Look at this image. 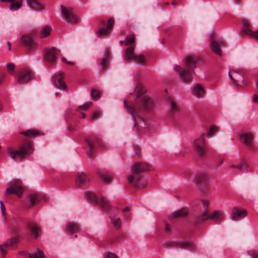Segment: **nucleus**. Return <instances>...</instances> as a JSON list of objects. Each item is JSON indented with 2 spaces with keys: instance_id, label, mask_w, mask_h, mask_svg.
I'll list each match as a JSON object with an SVG mask.
<instances>
[{
  "instance_id": "15",
  "label": "nucleus",
  "mask_w": 258,
  "mask_h": 258,
  "mask_svg": "<svg viewBox=\"0 0 258 258\" xmlns=\"http://www.w3.org/2000/svg\"><path fill=\"white\" fill-rule=\"evenodd\" d=\"M114 24V20L110 18L107 20L106 28H101L97 32L98 36H102L108 35L112 30Z\"/></svg>"
},
{
  "instance_id": "21",
  "label": "nucleus",
  "mask_w": 258,
  "mask_h": 258,
  "mask_svg": "<svg viewBox=\"0 0 258 258\" xmlns=\"http://www.w3.org/2000/svg\"><path fill=\"white\" fill-rule=\"evenodd\" d=\"M243 28L242 32L244 33H245L247 35L253 37L257 41H258V30L256 31L255 32H253L249 29L250 24L246 20H243Z\"/></svg>"
},
{
  "instance_id": "47",
  "label": "nucleus",
  "mask_w": 258,
  "mask_h": 258,
  "mask_svg": "<svg viewBox=\"0 0 258 258\" xmlns=\"http://www.w3.org/2000/svg\"><path fill=\"white\" fill-rule=\"evenodd\" d=\"M7 69L9 71L10 73L12 75L14 73V71L15 69V65L12 63H9L7 65Z\"/></svg>"
},
{
  "instance_id": "27",
  "label": "nucleus",
  "mask_w": 258,
  "mask_h": 258,
  "mask_svg": "<svg viewBox=\"0 0 258 258\" xmlns=\"http://www.w3.org/2000/svg\"><path fill=\"white\" fill-rule=\"evenodd\" d=\"M241 138L244 139V144L249 149H254L252 143V136L249 134H244L241 135Z\"/></svg>"
},
{
  "instance_id": "55",
  "label": "nucleus",
  "mask_w": 258,
  "mask_h": 258,
  "mask_svg": "<svg viewBox=\"0 0 258 258\" xmlns=\"http://www.w3.org/2000/svg\"><path fill=\"white\" fill-rule=\"evenodd\" d=\"M253 101L254 102H258V96L256 94H254L253 96Z\"/></svg>"
},
{
  "instance_id": "8",
  "label": "nucleus",
  "mask_w": 258,
  "mask_h": 258,
  "mask_svg": "<svg viewBox=\"0 0 258 258\" xmlns=\"http://www.w3.org/2000/svg\"><path fill=\"white\" fill-rule=\"evenodd\" d=\"M33 74L28 69H22L18 72L17 82L19 84H24L33 80Z\"/></svg>"
},
{
  "instance_id": "41",
  "label": "nucleus",
  "mask_w": 258,
  "mask_h": 258,
  "mask_svg": "<svg viewBox=\"0 0 258 258\" xmlns=\"http://www.w3.org/2000/svg\"><path fill=\"white\" fill-rule=\"evenodd\" d=\"M135 92L138 95L137 97L139 98L140 95L146 93V90L142 85L139 84L136 87Z\"/></svg>"
},
{
  "instance_id": "64",
  "label": "nucleus",
  "mask_w": 258,
  "mask_h": 258,
  "mask_svg": "<svg viewBox=\"0 0 258 258\" xmlns=\"http://www.w3.org/2000/svg\"><path fill=\"white\" fill-rule=\"evenodd\" d=\"M81 115H82V116H81V117H82V118H85V116H86L85 114L84 113H83V112H82V113H81Z\"/></svg>"
},
{
  "instance_id": "54",
  "label": "nucleus",
  "mask_w": 258,
  "mask_h": 258,
  "mask_svg": "<svg viewBox=\"0 0 258 258\" xmlns=\"http://www.w3.org/2000/svg\"><path fill=\"white\" fill-rule=\"evenodd\" d=\"M0 250L3 254V255H4L7 254V251L3 248L2 245H0Z\"/></svg>"
},
{
  "instance_id": "31",
  "label": "nucleus",
  "mask_w": 258,
  "mask_h": 258,
  "mask_svg": "<svg viewBox=\"0 0 258 258\" xmlns=\"http://www.w3.org/2000/svg\"><path fill=\"white\" fill-rule=\"evenodd\" d=\"M135 48V45H133L127 47L125 52V57L124 59L125 60H133L135 56L136 55L134 54V50Z\"/></svg>"
},
{
  "instance_id": "2",
  "label": "nucleus",
  "mask_w": 258,
  "mask_h": 258,
  "mask_svg": "<svg viewBox=\"0 0 258 258\" xmlns=\"http://www.w3.org/2000/svg\"><path fill=\"white\" fill-rule=\"evenodd\" d=\"M152 166L149 164L139 162L134 164L131 168L132 174L128 176V181L133 185L136 186L138 185V182L142 178L141 173L151 170Z\"/></svg>"
},
{
  "instance_id": "56",
  "label": "nucleus",
  "mask_w": 258,
  "mask_h": 258,
  "mask_svg": "<svg viewBox=\"0 0 258 258\" xmlns=\"http://www.w3.org/2000/svg\"><path fill=\"white\" fill-rule=\"evenodd\" d=\"M130 210V208L129 207H126L123 209L122 211L123 212H128Z\"/></svg>"
},
{
  "instance_id": "11",
  "label": "nucleus",
  "mask_w": 258,
  "mask_h": 258,
  "mask_svg": "<svg viewBox=\"0 0 258 258\" xmlns=\"http://www.w3.org/2000/svg\"><path fill=\"white\" fill-rule=\"evenodd\" d=\"M59 52V51L54 47L46 49L44 55L45 61L48 63H53L56 61L57 55Z\"/></svg>"
},
{
  "instance_id": "42",
  "label": "nucleus",
  "mask_w": 258,
  "mask_h": 258,
  "mask_svg": "<svg viewBox=\"0 0 258 258\" xmlns=\"http://www.w3.org/2000/svg\"><path fill=\"white\" fill-rule=\"evenodd\" d=\"M135 42V35L134 34L130 35L127 36L126 37V39L125 41V45L127 46H132L133 45H135L134 43Z\"/></svg>"
},
{
  "instance_id": "9",
  "label": "nucleus",
  "mask_w": 258,
  "mask_h": 258,
  "mask_svg": "<svg viewBox=\"0 0 258 258\" xmlns=\"http://www.w3.org/2000/svg\"><path fill=\"white\" fill-rule=\"evenodd\" d=\"M167 246L169 247H179L181 248L188 249L191 250L196 249L195 245L192 241H190L170 242L167 243Z\"/></svg>"
},
{
  "instance_id": "57",
  "label": "nucleus",
  "mask_w": 258,
  "mask_h": 258,
  "mask_svg": "<svg viewBox=\"0 0 258 258\" xmlns=\"http://www.w3.org/2000/svg\"><path fill=\"white\" fill-rule=\"evenodd\" d=\"M165 230L167 232H169L170 231V227H169V225H166V226H165Z\"/></svg>"
},
{
  "instance_id": "6",
  "label": "nucleus",
  "mask_w": 258,
  "mask_h": 258,
  "mask_svg": "<svg viewBox=\"0 0 258 258\" xmlns=\"http://www.w3.org/2000/svg\"><path fill=\"white\" fill-rule=\"evenodd\" d=\"M205 133H203L201 136L195 140L193 144V148L200 157H204L207 151V147L205 145Z\"/></svg>"
},
{
  "instance_id": "48",
  "label": "nucleus",
  "mask_w": 258,
  "mask_h": 258,
  "mask_svg": "<svg viewBox=\"0 0 258 258\" xmlns=\"http://www.w3.org/2000/svg\"><path fill=\"white\" fill-rule=\"evenodd\" d=\"M170 105L171 107V109L173 111H177L178 110V106L176 105V103L172 100L170 101Z\"/></svg>"
},
{
  "instance_id": "14",
  "label": "nucleus",
  "mask_w": 258,
  "mask_h": 258,
  "mask_svg": "<svg viewBox=\"0 0 258 258\" xmlns=\"http://www.w3.org/2000/svg\"><path fill=\"white\" fill-rule=\"evenodd\" d=\"M64 75L62 73H56L53 77V82L55 86L59 89L64 90L67 85L63 80Z\"/></svg>"
},
{
  "instance_id": "17",
  "label": "nucleus",
  "mask_w": 258,
  "mask_h": 258,
  "mask_svg": "<svg viewBox=\"0 0 258 258\" xmlns=\"http://www.w3.org/2000/svg\"><path fill=\"white\" fill-rule=\"evenodd\" d=\"M229 77L230 79L236 85L244 82V78L243 75L235 71L231 70L229 72Z\"/></svg>"
},
{
  "instance_id": "30",
  "label": "nucleus",
  "mask_w": 258,
  "mask_h": 258,
  "mask_svg": "<svg viewBox=\"0 0 258 258\" xmlns=\"http://www.w3.org/2000/svg\"><path fill=\"white\" fill-rule=\"evenodd\" d=\"M210 177L206 173H200L196 178L197 182L198 184H206L209 181Z\"/></svg>"
},
{
  "instance_id": "33",
  "label": "nucleus",
  "mask_w": 258,
  "mask_h": 258,
  "mask_svg": "<svg viewBox=\"0 0 258 258\" xmlns=\"http://www.w3.org/2000/svg\"><path fill=\"white\" fill-rule=\"evenodd\" d=\"M97 174L100 179L105 183H108L111 180V176L108 172H104L102 171H99Z\"/></svg>"
},
{
  "instance_id": "29",
  "label": "nucleus",
  "mask_w": 258,
  "mask_h": 258,
  "mask_svg": "<svg viewBox=\"0 0 258 258\" xmlns=\"http://www.w3.org/2000/svg\"><path fill=\"white\" fill-rule=\"evenodd\" d=\"M18 242L19 239L18 238H11L4 243V246L11 249H14L17 247Z\"/></svg>"
},
{
  "instance_id": "5",
  "label": "nucleus",
  "mask_w": 258,
  "mask_h": 258,
  "mask_svg": "<svg viewBox=\"0 0 258 258\" xmlns=\"http://www.w3.org/2000/svg\"><path fill=\"white\" fill-rule=\"evenodd\" d=\"M86 147L89 148L87 152L88 157L92 158L94 156V150L95 147L102 149L105 148V145L97 137H92L90 139H86L85 140Z\"/></svg>"
},
{
  "instance_id": "36",
  "label": "nucleus",
  "mask_w": 258,
  "mask_h": 258,
  "mask_svg": "<svg viewBox=\"0 0 258 258\" xmlns=\"http://www.w3.org/2000/svg\"><path fill=\"white\" fill-rule=\"evenodd\" d=\"M204 93V90L201 84H197L194 87L192 93L194 95L200 97Z\"/></svg>"
},
{
  "instance_id": "53",
  "label": "nucleus",
  "mask_w": 258,
  "mask_h": 258,
  "mask_svg": "<svg viewBox=\"0 0 258 258\" xmlns=\"http://www.w3.org/2000/svg\"><path fill=\"white\" fill-rule=\"evenodd\" d=\"M62 60L63 62L66 63L69 65L73 66V65L75 64V63L74 62L69 61L67 60V59L66 58H64V57L62 58Z\"/></svg>"
},
{
  "instance_id": "25",
  "label": "nucleus",
  "mask_w": 258,
  "mask_h": 258,
  "mask_svg": "<svg viewBox=\"0 0 258 258\" xmlns=\"http://www.w3.org/2000/svg\"><path fill=\"white\" fill-rule=\"evenodd\" d=\"M202 203L204 206V207L205 208V211L204 213L198 215L197 217V220L198 222H203L205 221V220L209 219V214L208 213V211H207L206 209L209 206V203L208 201H202Z\"/></svg>"
},
{
  "instance_id": "62",
  "label": "nucleus",
  "mask_w": 258,
  "mask_h": 258,
  "mask_svg": "<svg viewBox=\"0 0 258 258\" xmlns=\"http://www.w3.org/2000/svg\"><path fill=\"white\" fill-rule=\"evenodd\" d=\"M7 44L9 46V50H11V43L9 41H8Z\"/></svg>"
},
{
  "instance_id": "46",
  "label": "nucleus",
  "mask_w": 258,
  "mask_h": 258,
  "mask_svg": "<svg viewBox=\"0 0 258 258\" xmlns=\"http://www.w3.org/2000/svg\"><path fill=\"white\" fill-rule=\"evenodd\" d=\"M101 114V112L100 111H94L92 115L91 116V120L92 121H94L100 117Z\"/></svg>"
},
{
  "instance_id": "1",
  "label": "nucleus",
  "mask_w": 258,
  "mask_h": 258,
  "mask_svg": "<svg viewBox=\"0 0 258 258\" xmlns=\"http://www.w3.org/2000/svg\"><path fill=\"white\" fill-rule=\"evenodd\" d=\"M198 57L189 55L184 59V66L185 68L180 71V67L175 64L174 69L176 72H179V76L183 82L189 83L191 82L192 75L194 74V69L196 68V63L199 60Z\"/></svg>"
},
{
  "instance_id": "19",
  "label": "nucleus",
  "mask_w": 258,
  "mask_h": 258,
  "mask_svg": "<svg viewBox=\"0 0 258 258\" xmlns=\"http://www.w3.org/2000/svg\"><path fill=\"white\" fill-rule=\"evenodd\" d=\"M124 105L127 111L132 115L135 121L137 122V119L139 118V115L134 105L132 104H128L125 100H124ZM137 124L138 122H136L135 125H137Z\"/></svg>"
},
{
  "instance_id": "32",
  "label": "nucleus",
  "mask_w": 258,
  "mask_h": 258,
  "mask_svg": "<svg viewBox=\"0 0 258 258\" xmlns=\"http://www.w3.org/2000/svg\"><path fill=\"white\" fill-rule=\"evenodd\" d=\"M67 229L69 233L72 234L78 232L79 230L80 226L76 223L71 222L67 224Z\"/></svg>"
},
{
  "instance_id": "3",
  "label": "nucleus",
  "mask_w": 258,
  "mask_h": 258,
  "mask_svg": "<svg viewBox=\"0 0 258 258\" xmlns=\"http://www.w3.org/2000/svg\"><path fill=\"white\" fill-rule=\"evenodd\" d=\"M33 151L32 144L30 142H27L22 144L17 150L11 148L7 149L8 153L14 160H23L27 155L31 154Z\"/></svg>"
},
{
  "instance_id": "7",
  "label": "nucleus",
  "mask_w": 258,
  "mask_h": 258,
  "mask_svg": "<svg viewBox=\"0 0 258 258\" xmlns=\"http://www.w3.org/2000/svg\"><path fill=\"white\" fill-rule=\"evenodd\" d=\"M225 46L226 43L223 39L218 38L214 34L211 35L210 48L213 52L221 56L222 55L221 47Z\"/></svg>"
},
{
  "instance_id": "22",
  "label": "nucleus",
  "mask_w": 258,
  "mask_h": 258,
  "mask_svg": "<svg viewBox=\"0 0 258 258\" xmlns=\"http://www.w3.org/2000/svg\"><path fill=\"white\" fill-rule=\"evenodd\" d=\"M90 181V178L84 173H78L76 179V184L78 187H82Z\"/></svg>"
},
{
  "instance_id": "20",
  "label": "nucleus",
  "mask_w": 258,
  "mask_h": 258,
  "mask_svg": "<svg viewBox=\"0 0 258 258\" xmlns=\"http://www.w3.org/2000/svg\"><path fill=\"white\" fill-rule=\"evenodd\" d=\"M27 228L34 238H37L41 235V229L35 223L28 224Z\"/></svg>"
},
{
  "instance_id": "18",
  "label": "nucleus",
  "mask_w": 258,
  "mask_h": 258,
  "mask_svg": "<svg viewBox=\"0 0 258 258\" xmlns=\"http://www.w3.org/2000/svg\"><path fill=\"white\" fill-rule=\"evenodd\" d=\"M11 194H16L18 197H21L23 194L21 186L20 184H13L6 189L5 196Z\"/></svg>"
},
{
  "instance_id": "61",
  "label": "nucleus",
  "mask_w": 258,
  "mask_h": 258,
  "mask_svg": "<svg viewBox=\"0 0 258 258\" xmlns=\"http://www.w3.org/2000/svg\"><path fill=\"white\" fill-rule=\"evenodd\" d=\"M68 129L70 131H74L75 129L72 127V126H70L68 127Z\"/></svg>"
},
{
  "instance_id": "60",
  "label": "nucleus",
  "mask_w": 258,
  "mask_h": 258,
  "mask_svg": "<svg viewBox=\"0 0 258 258\" xmlns=\"http://www.w3.org/2000/svg\"><path fill=\"white\" fill-rule=\"evenodd\" d=\"M3 80V77L2 75L0 74V84L2 83Z\"/></svg>"
},
{
  "instance_id": "43",
  "label": "nucleus",
  "mask_w": 258,
  "mask_h": 258,
  "mask_svg": "<svg viewBox=\"0 0 258 258\" xmlns=\"http://www.w3.org/2000/svg\"><path fill=\"white\" fill-rule=\"evenodd\" d=\"M22 7V4L21 3L18 2L13 1V2L10 3V9L11 10H17L20 9Z\"/></svg>"
},
{
  "instance_id": "39",
  "label": "nucleus",
  "mask_w": 258,
  "mask_h": 258,
  "mask_svg": "<svg viewBox=\"0 0 258 258\" xmlns=\"http://www.w3.org/2000/svg\"><path fill=\"white\" fill-rule=\"evenodd\" d=\"M136 62L140 64H144L146 62V58L143 54L135 55L133 60Z\"/></svg>"
},
{
  "instance_id": "45",
  "label": "nucleus",
  "mask_w": 258,
  "mask_h": 258,
  "mask_svg": "<svg viewBox=\"0 0 258 258\" xmlns=\"http://www.w3.org/2000/svg\"><path fill=\"white\" fill-rule=\"evenodd\" d=\"M91 95L92 98L94 100L98 99L101 96L100 93L99 91L96 90L95 89H92L91 92Z\"/></svg>"
},
{
  "instance_id": "44",
  "label": "nucleus",
  "mask_w": 258,
  "mask_h": 258,
  "mask_svg": "<svg viewBox=\"0 0 258 258\" xmlns=\"http://www.w3.org/2000/svg\"><path fill=\"white\" fill-rule=\"evenodd\" d=\"M247 165L245 163H243L237 165H232L230 166L231 168H235L239 169L241 171H245L247 168Z\"/></svg>"
},
{
  "instance_id": "16",
  "label": "nucleus",
  "mask_w": 258,
  "mask_h": 258,
  "mask_svg": "<svg viewBox=\"0 0 258 258\" xmlns=\"http://www.w3.org/2000/svg\"><path fill=\"white\" fill-rule=\"evenodd\" d=\"M247 215L245 209H241L238 207H234L232 210V217L233 220L236 221L246 217Z\"/></svg>"
},
{
  "instance_id": "49",
  "label": "nucleus",
  "mask_w": 258,
  "mask_h": 258,
  "mask_svg": "<svg viewBox=\"0 0 258 258\" xmlns=\"http://www.w3.org/2000/svg\"><path fill=\"white\" fill-rule=\"evenodd\" d=\"M91 104H92V102H90V101L87 102L85 104H84L83 105L80 106V108H81V109H87V108H88L91 106Z\"/></svg>"
},
{
  "instance_id": "58",
  "label": "nucleus",
  "mask_w": 258,
  "mask_h": 258,
  "mask_svg": "<svg viewBox=\"0 0 258 258\" xmlns=\"http://www.w3.org/2000/svg\"><path fill=\"white\" fill-rule=\"evenodd\" d=\"M105 20H101V21H100V26H102L104 25H105Z\"/></svg>"
},
{
  "instance_id": "63",
  "label": "nucleus",
  "mask_w": 258,
  "mask_h": 258,
  "mask_svg": "<svg viewBox=\"0 0 258 258\" xmlns=\"http://www.w3.org/2000/svg\"><path fill=\"white\" fill-rule=\"evenodd\" d=\"M177 4V2L175 1H173L172 2H171V5H176Z\"/></svg>"
},
{
  "instance_id": "34",
  "label": "nucleus",
  "mask_w": 258,
  "mask_h": 258,
  "mask_svg": "<svg viewBox=\"0 0 258 258\" xmlns=\"http://www.w3.org/2000/svg\"><path fill=\"white\" fill-rule=\"evenodd\" d=\"M21 253L23 254H28L29 255V258H46L44 252L39 249H37V252L34 254L27 253L26 251H22L21 252Z\"/></svg>"
},
{
  "instance_id": "10",
  "label": "nucleus",
  "mask_w": 258,
  "mask_h": 258,
  "mask_svg": "<svg viewBox=\"0 0 258 258\" xmlns=\"http://www.w3.org/2000/svg\"><path fill=\"white\" fill-rule=\"evenodd\" d=\"M62 13L66 20L70 23L76 24L78 22L79 18L74 13L72 8L68 9L62 5L60 7Z\"/></svg>"
},
{
  "instance_id": "35",
  "label": "nucleus",
  "mask_w": 258,
  "mask_h": 258,
  "mask_svg": "<svg viewBox=\"0 0 258 258\" xmlns=\"http://www.w3.org/2000/svg\"><path fill=\"white\" fill-rule=\"evenodd\" d=\"M20 133L29 138H33L36 136L39 135V132L34 129L28 130L26 131L22 132Z\"/></svg>"
},
{
  "instance_id": "40",
  "label": "nucleus",
  "mask_w": 258,
  "mask_h": 258,
  "mask_svg": "<svg viewBox=\"0 0 258 258\" xmlns=\"http://www.w3.org/2000/svg\"><path fill=\"white\" fill-rule=\"evenodd\" d=\"M111 223L116 229H119L121 226V221L119 217L110 216Z\"/></svg>"
},
{
  "instance_id": "28",
  "label": "nucleus",
  "mask_w": 258,
  "mask_h": 258,
  "mask_svg": "<svg viewBox=\"0 0 258 258\" xmlns=\"http://www.w3.org/2000/svg\"><path fill=\"white\" fill-rule=\"evenodd\" d=\"M110 54L111 53L108 50L105 51L104 55L99 63L101 69L102 71H105L107 69Z\"/></svg>"
},
{
  "instance_id": "12",
  "label": "nucleus",
  "mask_w": 258,
  "mask_h": 258,
  "mask_svg": "<svg viewBox=\"0 0 258 258\" xmlns=\"http://www.w3.org/2000/svg\"><path fill=\"white\" fill-rule=\"evenodd\" d=\"M23 45L29 51H33L36 46L34 37L31 35H24L21 38Z\"/></svg>"
},
{
  "instance_id": "23",
  "label": "nucleus",
  "mask_w": 258,
  "mask_h": 258,
  "mask_svg": "<svg viewBox=\"0 0 258 258\" xmlns=\"http://www.w3.org/2000/svg\"><path fill=\"white\" fill-rule=\"evenodd\" d=\"M28 6L32 9L36 11H41L44 9V5L40 0H26Z\"/></svg>"
},
{
  "instance_id": "24",
  "label": "nucleus",
  "mask_w": 258,
  "mask_h": 258,
  "mask_svg": "<svg viewBox=\"0 0 258 258\" xmlns=\"http://www.w3.org/2000/svg\"><path fill=\"white\" fill-rule=\"evenodd\" d=\"M41 200V197L38 194H30L28 196V207L31 208L37 205Z\"/></svg>"
},
{
  "instance_id": "52",
  "label": "nucleus",
  "mask_w": 258,
  "mask_h": 258,
  "mask_svg": "<svg viewBox=\"0 0 258 258\" xmlns=\"http://www.w3.org/2000/svg\"><path fill=\"white\" fill-rule=\"evenodd\" d=\"M105 258H118V257L115 254L111 253V252H108L106 254Z\"/></svg>"
},
{
  "instance_id": "59",
  "label": "nucleus",
  "mask_w": 258,
  "mask_h": 258,
  "mask_svg": "<svg viewBox=\"0 0 258 258\" xmlns=\"http://www.w3.org/2000/svg\"><path fill=\"white\" fill-rule=\"evenodd\" d=\"M16 0H1L2 2H13V1H15Z\"/></svg>"
},
{
  "instance_id": "13",
  "label": "nucleus",
  "mask_w": 258,
  "mask_h": 258,
  "mask_svg": "<svg viewBox=\"0 0 258 258\" xmlns=\"http://www.w3.org/2000/svg\"><path fill=\"white\" fill-rule=\"evenodd\" d=\"M138 105L143 110H148L153 108L154 101L151 97L145 96L141 98L138 102Z\"/></svg>"
},
{
  "instance_id": "38",
  "label": "nucleus",
  "mask_w": 258,
  "mask_h": 258,
  "mask_svg": "<svg viewBox=\"0 0 258 258\" xmlns=\"http://www.w3.org/2000/svg\"><path fill=\"white\" fill-rule=\"evenodd\" d=\"M51 30V27L49 26H43L41 30L40 31V37L41 38H45L50 34V31Z\"/></svg>"
},
{
  "instance_id": "4",
  "label": "nucleus",
  "mask_w": 258,
  "mask_h": 258,
  "mask_svg": "<svg viewBox=\"0 0 258 258\" xmlns=\"http://www.w3.org/2000/svg\"><path fill=\"white\" fill-rule=\"evenodd\" d=\"M85 196L91 203L99 205L100 208L104 211L108 212L111 208L110 203L103 197L99 198L92 191H87L85 193Z\"/></svg>"
},
{
  "instance_id": "51",
  "label": "nucleus",
  "mask_w": 258,
  "mask_h": 258,
  "mask_svg": "<svg viewBox=\"0 0 258 258\" xmlns=\"http://www.w3.org/2000/svg\"><path fill=\"white\" fill-rule=\"evenodd\" d=\"M0 205H1V209L3 212L4 215H5L6 213V208L3 202L2 201H0Z\"/></svg>"
},
{
  "instance_id": "50",
  "label": "nucleus",
  "mask_w": 258,
  "mask_h": 258,
  "mask_svg": "<svg viewBox=\"0 0 258 258\" xmlns=\"http://www.w3.org/2000/svg\"><path fill=\"white\" fill-rule=\"evenodd\" d=\"M217 130V127L215 126H212L210 127V130L208 132V135L209 136H211L212 135H213L215 132H216Z\"/></svg>"
},
{
  "instance_id": "37",
  "label": "nucleus",
  "mask_w": 258,
  "mask_h": 258,
  "mask_svg": "<svg viewBox=\"0 0 258 258\" xmlns=\"http://www.w3.org/2000/svg\"><path fill=\"white\" fill-rule=\"evenodd\" d=\"M187 210L185 208H182L175 211L172 215L174 218L183 217L187 215Z\"/></svg>"
},
{
  "instance_id": "26",
  "label": "nucleus",
  "mask_w": 258,
  "mask_h": 258,
  "mask_svg": "<svg viewBox=\"0 0 258 258\" xmlns=\"http://www.w3.org/2000/svg\"><path fill=\"white\" fill-rule=\"evenodd\" d=\"M209 219L219 222L224 219V214L222 211H215L209 214Z\"/></svg>"
}]
</instances>
